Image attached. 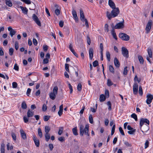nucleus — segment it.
<instances>
[{"instance_id":"423d86ee","label":"nucleus","mask_w":153,"mask_h":153,"mask_svg":"<svg viewBox=\"0 0 153 153\" xmlns=\"http://www.w3.org/2000/svg\"><path fill=\"white\" fill-rule=\"evenodd\" d=\"M123 20L122 22L117 23L114 27V29H119L123 28L124 27V20Z\"/></svg>"},{"instance_id":"dca6fc26","label":"nucleus","mask_w":153,"mask_h":153,"mask_svg":"<svg viewBox=\"0 0 153 153\" xmlns=\"http://www.w3.org/2000/svg\"><path fill=\"white\" fill-rule=\"evenodd\" d=\"M111 27L112 28V30L111 31V34L113 37V38L115 39L116 40L117 39V37L116 36V33L115 32V31L114 29V26L113 24H112L111 25Z\"/></svg>"},{"instance_id":"09e8293b","label":"nucleus","mask_w":153,"mask_h":153,"mask_svg":"<svg viewBox=\"0 0 153 153\" xmlns=\"http://www.w3.org/2000/svg\"><path fill=\"white\" fill-rule=\"evenodd\" d=\"M119 130L120 133L123 136L125 135V134L124 132L123 131V130L122 128L121 127H120L119 128Z\"/></svg>"},{"instance_id":"2eb2a0df","label":"nucleus","mask_w":153,"mask_h":153,"mask_svg":"<svg viewBox=\"0 0 153 153\" xmlns=\"http://www.w3.org/2000/svg\"><path fill=\"white\" fill-rule=\"evenodd\" d=\"M148 125H145L143 126H142L141 128V129H142L141 131L143 133H144V131L145 132L149 130V127Z\"/></svg>"},{"instance_id":"a211bd4d","label":"nucleus","mask_w":153,"mask_h":153,"mask_svg":"<svg viewBox=\"0 0 153 153\" xmlns=\"http://www.w3.org/2000/svg\"><path fill=\"white\" fill-rule=\"evenodd\" d=\"M27 115L28 117H32L34 115V112L32 111L29 110L27 111Z\"/></svg>"},{"instance_id":"bb28decb","label":"nucleus","mask_w":153,"mask_h":153,"mask_svg":"<svg viewBox=\"0 0 153 153\" xmlns=\"http://www.w3.org/2000/svg\"><path fill=\"white\" fill-rule=\"evenodd\" d=\"M21 9L23 13L25 14H27V13L28 10L26 7H21Z\"/></svg>"},{"instance_id":"13d9d810","label":"nucleus","mask_w":153,"mask_h":153,"mask_svg":"<svg viewBox=\"0 0 153 153\" xmlns=\"http://www.w3.org/2000/svg\"><path fill=\"white\" fill-rule=\"evenodd\" d=\"M28 117L24 116L23 117L24 121L25 123H27L28 121Z\"/></svg>"},{"instance_id":"69168bd1","label":"nucleus","mask_w":153,"mask_h":153,"mask_svg":"<svg viewBox=\"0 0 153 153\" xmlns=\"http://www.w3.org/2000/svg\"><path fill=\"white\" fill-rule=\"evenodd\" d=\"M100 47L101 50L100 52H103V44L102 43H101L100 44Z\"/></svg>"},{"instance_id":"f704fd0d","label":"nucleus","mask_w":153,"mask_h":153,"mask_svg":"<svg viewBox=\"0 0 153 153\" xmlns=\"http://www.w3.org/2000/svg\"><path fill=\"white\" fill-rule=\"evenodd\" d=\"M82 85L80 83L78 84L77 88L78 91H81L82 90Z\"/></svg>"},{"instance_id":"1a4fd4ad","label":"nucleus","mask_w":153,"mask_h":153,"mask_svg":"<svg viewBox=\"0 0 153 153\" xmlns=\"http://www.w3.org/2000/svg\"><path fill=\"white\" fill-rule=\"evenodd\" d=\"M152 23V20H149L146 27V30L147 31V33H149L151 29Z\"/></svg>"},{"instance_id":"f8f14e48","label":"nucleus","mask_w":153,"mask_h":153,"mask_svg":"<svg viewBox=\"0 0 153 153\" xmlns=\"http://www.w3.org/2000/svg\"><path fill=\"white\" fill-rule=\"evenodd\" d=\"M138 85L137 83H135L133 85V91L135 94H137L138 92Z\"/></svg>"},{"instance_id":"0eeeda50","label":"nucleus","mask_w":153,"mask_h":153,"mask_svg":"<svg viewBox=\"0 0 153 153\" xmlns=\"http://www.w3.org/2000/svg\"><path fill=\"white\" fill-rule=\"evenodd\" d=\"M122 53L123 56L126 58L128 57V52L127 48L123 47L122 48Z\"/></svg>"},{"instance_id":"f3484780","label":"nucleus","mask_w":153,"mask_h":153,"mask_svg":"<svg viewBox=\"0 0 153 153\" xmlns=\"http://www.w3.org/2000/svg\"><path fill=\"white\" fill-rule=\"evenodd\" d=\"M21 137L24 140H25L27 139V137L26 136V133L24 132V131L21 129L20 130Z\"/></svg>"},{"instance_id":"a19ab883","label":"nucleus","mask_w":153,"mask_h":153,"mask_svg":"<svg viewBox=\"0 0 153 153\" xmlns=\"http://www.w3.org/2000/svg\"><path fill=\"white\" fill-rule=\"evenodd\" d=\"M50 118V116H45L43 117V119L45 121H47Z\"/></svg>"},{"instance_id":"ea45409f","label":"nucleus","mask_w":153,"mask_h":153,"mask_svg":"<svg viewBox=\"0 0 153 153\" xmlns=\"http://www.w3.org/2000/svg\"><path fill=\"white\" fill-rule=\"evenodd\" d=\"M115 125H114L112 127V128L111 133V135H112L114 134V131H115Z\"/></svg>"},{"instance_id":"bf43d9fd","label":"nucleus","mask_w":153,"mask_h":153,"mask_svg":"<svg viewBox=\"0 0 153 153\" xmlns=\"http://www.w3.org/2000/svg\"><path fill=\"white\" fill-rule=\"evenodd\" d=\"M69 48L70 50V51L72 52L74 51L73 48V46L71 44H70V45H69Z\"/></svg>"},{"instance_id":"cd10ccee","label":"nucleus","mask_w":153,"mask_h":153,"mask_svg":"<svg viewBox=\"0 0 153 153\" xmlns=\"http://www.w3.org/2000/svg\"><path fill=\"white\" fill-rule=\"evenodd\" d=\"M80 19H82L85 18L84 15L82 10L81 9L80 10Z\"/></svg>"},{"instance_id":"b1692460","label":"nucleus","mask_w":153,"mask_h":153,"mask_svg":"<svg viewBox=\"0 0 153 153\" xmlns=\"http://www.w3.org/2000/svg\"><path fill=\"white\" fill-rule=\"evenodd\" d=\"M147 52L149 56V58H152V50L150 48H148Z\"/></svg>"},{"instance_id":"680f3d73","label":"nucleus","mask_w":153,"mask_h":153,"mask_svg":"<svg viewBox=\"0 0 153 153\" xmlns=\"http://www.w3.org/2000/svg\"><path fill=\"white\" fill-rule=\"evenodd\" d=\"M22 1L27 4H30L31 3V1L30 0H23Z\"/></svg>"},{"instance_id":"4468645a","label":"nucleus","mask_w":153,"mask_h":153,"mask_svg":"<svg viewBox=\"0 0 153 153\" xmlns=\"http://www.w3.org/2000/svg\"><path fill=\"white\" fill-rule=\"evenodd\" d=\"M72 14L75 21L77 22L78 21V18L77 16L76 12L74 9H73L72 10Z\"/></svg>"},{"instance_id":"473e14b6","label":"nucleus","mask_w":153,"mask_h":153,"mask_svg":"<svg viewBox=\"0 0 153 153\" xmlns=\"http://www.w3.org/2000/svg\"><path fill=\"white\" fill-rule=\"evenodd\" d=\"M138 58L140 63L141 64H143L144 62V60L142 56L140 55L138 56Z\"/></svg>"},{"instance_id":"e2e57ef3","label":"nucleus","mask_w":153,"mask_h":153,"mask_svg":"<svg viewBox=\"0 0 153 153\" xmlns=\"http://www.w3.org/2000/svg\"><path fill=\"white\" fill-rule=\"evenodd\" d=\"M105 95L106 97H108L109 96V91L108 90H106L105 91Z\"/></svg>"},{"instance_id":"6e6552de","label":"nucleus","mask_w":153,"mask_h":153,"mask_svg":"<svg viewBox=\"0 0 153 153\" xmlns=\"http://www.w3.org/2000/svg\"><path fill=\"white\" fill-rule=\"evenodd\" d=\"M32 19L39 26H41V22L39 20L38 17L35 14H34L33 15Z\"/></svg>"},{"instance_id":"a878e982","label":"nucleus","mask_w":153,"mask_h":153,"mask_svg":"<svg viewBox=\"0 0 153 153\" xmlns=\"http://www.w3.org/2000/svg\"><path fill=\"white\" fill-rule=\"evenodd\" d=\"M77 128V127H75L73 128L72 130L74 134L76 136L78 134Z\"/></svg>"},{"instance_id":"7ed1b4c3","label":"nucleus","mask_w":153,"mask_h":153,"mask_svg":"<svg viewBox=\"0 0 153 153\" xmlns=\"http://www.w3.org/2000/svg\"><path fill=\"white\" fill-rule=\"evenodd\" d=\"M58 90V88L57 86H55L54 87L53 92H51L49 95L50 98L52 100H54L56 97V96L57 94V91Z\"/></svg>"},{"instance_id":"c85d7f7f","label":"nucleus","mask_w":153,"mask_h":153,"mask_svg":"<svg viewBox=\"0 0 153 153\" xmlns=\"http://www.w3.org/2000/svg\"><path fill=\"white\" fill-rule=\"evenodd\" d=\"M21 107L23 109H25L27 108V104L25 102L23 101Z\"/></svg>"},{"instance_id":"4c0bfd02","label":"nucleus","mask_w":153,"mask_h":153,"mask_svg":"<svg viewBox=\"0 0 153 153\" xmlns=\"http://www.w3.org/2000/svg\"><path fill=\"white\" fill-rule=\"evenodd\" d=\"M131 117L132 118H134L135 121H137V115L134 113H133L131 115Z\"/></svg>"},{"instance_id":"412c9836","label":"nucleus","mask_w":153,"mask_h":153,"mask_svg":"<svg viewBox=\"0 0 153 153\" xmlns=\"http://www.w3.org/2000/svg\"><path fill=\"white\" fill-rule=\"evenodd\" d=\"M106 98V97L104 94H101L100 96V102H103L105 100Z\"/></svg>"},{"instance_id":"4be33fe9","label":"nucleus","mask_w":153,"mask_h":153,"mask_svg":"<svg viewBox=\"0 0 153 153\" xmlns=\"http://www.w3.org/2000/svg\"><path fill=\"white\" fill-rule=\"evenodd\" d=\"M108 4L112 9L116 8L114 3L112 1H110V2H108Z\"/></svg>"},{"instance_id":"aec40b11","label":"nucleus","mask_w":153,"mask_h":153,"mask_svg":"<svg viewBox=\"0 0 153 153\" xmlns=\"http://www.w3.org/2000/svg\"><path fill=\"white\" fill-rule=\"evenodd\" d=\"M114 64L115 65L117 68H119L120 65V62L115 57L114 59Z\"/></svg>"},{"instance_id":"9d476101","label":"nucleus","mask_w":153,"mask_h":153,"mask_svg":"<svg viewBox=\"0 0 153 153\" xmlns=\"http://www.w3.org/2000/svg\"><path fill=\"white\" fill-rule=\"evenodd\" d=\"M147 98L146 102L148 104H149L151 102L152 100L153 99V96L150 94H148L146 96Z\"/></svg>"},{"instance_id":"393cba45","label":"nucleus","mask_w":153,"mask_h":153,"mask_svg":"<svg viewBox=\"0 0 153 153\" xmlns=\"http://www.w3.org/2000/svg\"><path fill=\"white\" fill-rule=\"evenodd\" d=\"M106 56L107 59L108 61H110V54L109 52L108 51H107L106 53Z\"/></svg>"},{"instance_id":"5fc2aeb1","label":"nucleus","mask_w":153,"mask_h":153,"mask_svg":"<svg viewBox=\"0 0 153 153\" xmlns=\"http://www.w3.org/2000/svg\"><path fill=\"white\" fill-rule=\"evenodd\" d=\"M98 65V61L96 60L94 61L93 62V66L94 67H96Z\"/></svg>"},{"instance_id":"79ce46f5","label":"nucleus","mask_w":153,"mask_h":153,"mask_svg":"<svg viewBox=\"0 0 153 153\" xmlns=\"http://www.w3.org/2000/svg\"><path fill=\"white\" fill-rule=\"evenodd\" d=\"M63 127H61L59 128V131H58V134L59 135H61L63 131Z\"/></svg>"},{"instance_id":"f03ea898","label":"nucleus","mask_w":153,"mask_h":153,"mask_svg":"<svg viewBox=\"0 0 153 153\" xmlns=\"http://www.w3.org/2000/svg\"><path fill=\"white\" fill-rule=\"evenodd\" d=\"M80 128V136H82L84 133L85 135H87L88 136H89L88 133L89 131V126L88 125H86L85 127L82 125H80L79 126Z\"/></svg>"},{"instance_id":"0e129e2a","label":"nucleus","mask_w":153,"mask_h":153,"mask_svg":"<svg viewBox=\"0 0 153 153\" xmlns=\"http://www.w3.org/2000/svg\"><path fill=\"white\" fill-rule=\"evenodd\" d=\"M12 137L14 140H16V137L15 134L13 133H12Z\"/></svg>"},{"instance_id":"c756f323","label":"nucleus","mask_w":153,"mask_h":153,"mask_svg":"<svg viewBox=\"0 0 153 153\" xmlns=\"http://www.w3.org/2000/svg\"><path fill=\"white\" fill-rule=\"evenodd\" d=\"M51 130V128L48 126H46L45 127V133H49V131Z\"/></svg>"},{"instance_id":"7c9ffc66","label":"nucleus","mask_w":153,"mask_h":153,"mask_svg":"<svg viewBox=\"0 0 153 153\" xmlns=\"http://www.w3.org/2000/svg\"><path fill=\"white\" fill-rule=\"evenodd\" d=\"M6 4L9 7H11L12 6V4L10 0H7L6 1Z\"/></svg>"},{"instance_id":"20e7f679","label":"nucleus","mask_w":153,"mask_h":153,"mask_svg":"<svg viewBox=\"0 0 153 153\" xmlns=\"http://www.w3.org/2000/svg\"><path fill=\"white\" fill-rule=\"evenodd\" d=\"M119 37L122 40L127 41L129 40V36L126 33H120L119 35Z\"/></svg>"},{"instance_id":"2f4dec72","label":"nucleus","mask_w":153,"mask_h":153,"mask_svg":"<svg viewBox=\"0 0 153 153\" xmlns=\"http://www.w3.org/2000/svg\"><path fill=\"white\" fill-rule=\"evenodd\" d=\"M45 136L46 140L47 141H48L50 138V134L49 133H45Z\"/></svg>"},{"instance_id":"3c124183","label":"nucleus","mask_w":153,"mask_h":153,"mask_svg":"<svg viewBox=\"0 0 153 153\" xmlns=\"http://www.w3.org/2000/svg\"><path fill=\"white\" fill-rule=\"evenodd\" d=\"M17 86V84L16 82H13L12 83V86L13 88H16Z\"/></svg>"},{"instance_id":"39448f33","label":"nucleus","mask_w":153,"mask_h":153,"mask_svg":"<svg viewBox=\"0 0 153 153\" xmlns=\"http://www.w3.org/2000/svg\"><path fill=\"white\" fill-rule=\"evenodd\" d=\"M144 123H146L147 125H149V121L146 118H141L140 121V128L141 129Z\"/></svg>"},{"instance_id":"4d7b16f0","label":"nucleus","mask_w":153,"mask_h":153,"mask_svg":"<svg viewBox=\"0 0 153 153\" xmlns=\"http://www.w3.org/2000/svg\"><path fill=\"white\" fill-rule=\"evenodd\" d=\"M68 85L69 88L70 90V93L71 94L72 92V91H73V89H72V86L70 83H68Z\"/></svg>"},{"instance_id":"052dcab7","label":"nucleus","mask_w":153,"mask_h":153,"mask_svg":"<svg viewBox=\"0 0 153 153\" xmlns=\"http://www.w3.org/2000/svg\"><path fill=\"white\" fill-rule=\"evenodd\" d=\"M65 69L66 71L69 72V64H65Z\"/></svg>"},{"instance_id":"9b49d317","label":"nucleus","mask_w":153,"mask_h":153,"mask_svg":"<svg viewBox=\"0 0 153 153\" xmlns=\"http://www.w3.org/2000/svg\"><path fill=\"white\" fill-rule=\"evenodd\" d=\"M33 140L36 146L38 147L39 146V141L36 135L33 136Z\"/></svg>"},{"instance_id":"603ef678","label":"nucleus","mask_w":153,"mask_h":153,"mask_svg":"<svg viewBox=\"0 0 153 153\" xmlns=\"http://www.w3.org/2000/svg\"><path fill=\"white\" fill-rule=\"evenodd\" d=\"M135 129H133L131 130H130V131H128V133L130 134H134V133L135 132Z\"/></svg>"},{"instance_id":"c03bdc74","label":"nucleus","mask_w":153,"mask_h":153,"mask_svg":"<svg viewBox=\"0 0 153 153\" xmlns=\"http://www.w3.org/2000/svg\"><path fill=\"white\" fill-rule=\"evenodd\" d=\"M139 94L141 95H142L143 94V90L141 86H140L139 87Z\"/></svg>"},{"instance_id":"864d4df0","label":"nucleus","mask_w":153,"mask_h":153,"mask_svg":"<svg viewBox=\"0 0 153 153\" xmlns=\"http://www.w3.org/2000/svg\"><path fill=\"white\" fill-rule=\"evenodd\" d=\"M19 43L18 42H16L15 43V48L16 50H17L19 48Z\"/></svg>"},{"instance_id":"6e6d98bb","label":"nucleus","mask_w":153,"mask_h":153,"mask_svg":"<svg viewBox=\"0 0 153 153\" xmlns=\"http://www.w3.org/2000/svg\"><path fill=\"white\" fill-rule=\"evenodd\" d=\"M87 42L88 44L89 45H90L91 43V41L90 40V38L88 36H87Z\"/></svg>"},{"instance_id":"774afa93","label":"nucleus","mask_w":153,"mask_h":153,"mask_svg":"<svg viewBox=\"0 0 153 153\" xmlns=\"http://www.w3.org/2000/svg\"><path fill=\"white\" fill-rule=\"evenodd\" d=\"M48 59H44L43 60V63L44 64H47L48 62Z\"/></svg>"},{"instance_id":"de8ad7c7","label":"nucleus","mask_w":153,"mask_h":153,"mask_svg":"<svg viewBox=\"0 0 153 153\" xmlns=\"http://www.w3.org/2000/svg\"><path fill=\"white\" fill-rule=\"evenodd\" d=\"M113 83L111 81L110 79H108L107 80V85L108 86H111L112 85Z\"/></svg>"},{"instance_id":"58836bf2","label":"nucleus","mask_w":153,"mask_h":153,"mask_svg":"<svg viewBox=\"0 0 153 153\" xmlns=\"http://www.w3.org/2000/svg\"><path fill=\"white\" fill-rule=\"evenodd\" d=\"M89 121L90 123H91L92 124L93 121V118L92 116V115L91 114H90L89 117Z\"/></svg>"},{"instance_id":"5701e85b","label":"nucleus","mask_w":153,"mask_h":153,"mask_svg":"<svg viewBox=\"0 0 153 153\" xmlns=\"http://www.w3.org/2000/svg\"><path fill=\"white\" fill-rule=\"evenodd\" d=\"M5 144L2 143L1 144V153H4L5 152Z\"/></svg>"},{"instance_id":"f257e3e1","label":"nucleus","mask_w":153,"mask_h":153,"mask_svg":"<svg viewBox=\"0 0 153 153\" xmlns=\"http://www.w3.org/2000/svg\"><path fill=\"white\" fill-rule=\"evenodd\" d=\"M113 9V10L111 11L110 13L108 11H107L106 13V16L109 20H110L112 18L117 16L120 13V10L118 7H116Z\"/></svg>"},{"instance_id":"72a5a7b5","label":"nucleus","mask_w":153,"mask_h":153,"mask_svg":"<svg viewBox=\"0 0 153 153\" xmlns=\"http://www.w3.org/2000/svg\"><path fill=\"white\" fill-rule=\"evenodd\" d=\"M38 135L39 136L40 138H42V133L40 128H38Z\"/></svg>"},{"instance_id":"e433bc0d","label":"nucleus","mask_w":153,"mask_h":153,"mask_svg":"<svg viewBox=\"0 0 153 153\" xmlns=\"http://www.w3.org/2000/svg\"><path fill=\"white\" fill-rule=\"evenodd\" d=\"M109 71L113 73L114 72V69L113 66L112 65H110L109 66Z\"/></svg>"},{"instance_id":"338daca9","label":"nucleus","mask_w":153,"mask_h":153,"mask_svg":"<svg viewBox=\"0 0 153 153\" xmlns=\"http://www.w3.org/2000/svg\"><path fill=\"white\" fill-rule=\"evenodd\" d=\"M55 13L56 15L58 16L60 13V10L58 9H56L55 10Z\"/></svg>"},{"instance_id":"49530a36","label":"nucleus","mask_w":153,"mask_h":153,"mask_svg":"<svg viewBox=\"0 0 153 153\" xmlns=\"http://www.w3.org/2000/svg\"><path fill=\"white\" fill-rule=\"evenodd\" d=\"M14 52V50L13 48H11L9 49V54L10 56H12Z\"/></svg>"},{"instance_id":"6ab92c4d","label":"nucleus","mask_w":153,"mask_h":153,"mask_svg":"<svg viewBox=\"0 0 153 153\" xmlns=\"http://www.w3.org/2000/svg\"><path fill=\"white\" fill-rule=\"evenodd\" d=\"M89 54L90 58L91 59H92L93 57V50L92 48H91L89 49Z\"/></svg>"},{"instance_id":"8fccbe9b","label":"nucleus","mask_w":153,"mask_h":153,"mask_svg":"<svg viewBox=\"0 0 153 153\" xmlns=\"http://www.w3.org/2000/svg\"><path fill=\"white\" fill-rule=\"evenodd\" d=\"M108 27V26L107 24H105V26H104L105 30V31H106L107 32H108L109 31Z\"/></svg>"},{"instance_id":"37998d69","label":"nucleus","mask_w":153,"mask_h":153,"mask_svg":"<svg viewBox=\"0 0 153 153\" xmlns=\"http://www.w3.org/2000/svg\"><path fill=\"white\" fill-rule=\"evenodd\" d=\"M47 108V107L45 104H43L42 107V110L43 111H45Z\"/></svg>"},{"instance_id":"c9c22d12","label":"nucleus","mask_w":153,"mask_h":153,"mask_svg":"<svg viewBox=\"0 0 153 153\" xmlns=\"http://www.w3.org/2000/svg\"><path fill=\"white\" fill-rule=\"evenodd\" d=\"M107 104L108 106V109L109 111H110L111 109V104L110 101H108L107 102Z\"/></svg>"},{"instance_id":"a18cd8bd","label":"nucleus","mask_w":153,"mask_h":153,"mask_svg":"<svg viewBox=\"0 0 153 153\" xmlns=\"http://www.w3.org/2000/svg\"><path fill=\"white\" fill-rule=\"evenodd\" d=\"M127 66L125 67L124 68V70L123 72V74L124 75H126L127 74Z\"/></svg>"},{"instance_id":"ddd939ff","label":"nucleus","mask_w":153,"mask_h":153,"mask_svg":"<svg viewBox=\"0 0 153 153\" xmlns=\"http://www.w3.org/2000/svg\"><path fill=\"white\" fill-rule=\"evenodd\" d=\"M8 30L10 31V34L11 37H12L14 35L16 32V31L13 30L11 27H8Z\"/></svg>"}]
</instances>
